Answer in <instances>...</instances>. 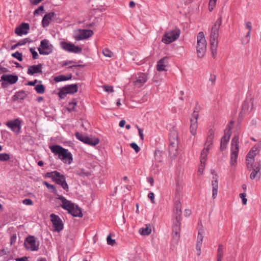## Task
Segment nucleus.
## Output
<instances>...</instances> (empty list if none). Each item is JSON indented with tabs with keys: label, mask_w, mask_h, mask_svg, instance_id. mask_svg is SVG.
<instances>
[{
	"label": "nucleus",
	"mask_w": 261,
	"mask_h": 261,
	"mask_svg": "<svg viewBox=\"0 0 261 261\" xmlns=\"http://www.w3.org/2000/svg\"><path fill=\"white\" fill-rule=\"evenodd\" d=\"M37 82H38V81L37 80H35L34 81L29 82L27 85L29 86H34ZM39 82L41 83V81H39Z\"/></svg>",
	"instance_id": "0e129e2a"
},
{
	"label": "nucleus",
	"mask_w": 261,
	"mask_h": 261,
	"mask_svg": "<svg viewBox=\"0 0 261 261\" xmlns=\"http://www.w3.org/2000/svg\"><path fill=\"white\" fill-rule=\"evenodd\" d=\"M23 203L25 205H32L33 201L31 199H25L23 200Z\"/></svg>",
	"instance_id": "13d9d810"
},
{
	"label": "nucleus",
	"mask_w": 261,
	"mask_h": 261,
	"mask_svg": "<svg viewBox=\"0 0 261 261\" xmlns=\"http://www.w3.org/2000/svg\"><path fill=\"white\" fill-rule=\"evenodd\" d=\"M71 78H72L71 74H69L67 76L65 75L62 74V75H60L55 76L54 77V80L56 82H62V81H67V80L71 79Z\"/></svg>",
	"instance_id": "72a5a7b5"
},
{
	"label": "nucleus",
	"mask_w": 261,
	"mask_h": 261,
	"mask_svg": "<svg viewBox=\"0 0 261 261\" xmlns=\"http://www.w3.org/2000/svg\"><path fill=\"white\" fill-rule=\"evenodd\" d=\"M139 232L140 234L143 236L149 235L150 234L151 232V227L150 224H146L145 228H141L139 230Z\"/></svg>",
	"instance_id": "2f4dec72"
},
{
	"label": "nucleus",
	"mask_w": 261,
	"mask_h": 261,
	"mask_svg": "<svg viewBox=\"0 0 261 261\" xmlns=\"http://www.w3.org/2000/svg\"><path fill=\"white\" fill-rule=\"evenodd\" d=\"M50 218L55 231L60 232L63 230L64 227L63 223L58 216L54 214H51L50 215Z\"/></svg>",
	"instance_id": "4468645a"
},
{
	"label": "nucleus",
	"mask_w": 261,
	"mask_h": 261,
	"mask_svg": "<svg viewBox=\"0 0 261 261\" xmlns=\"http://www.w3.org/2000/svg\"><path fill=\"white\" fill-rule=\"evenodd\" d=\"M103 55L107 57L111 58L113 56V53L108 48H105L102 51Z\"/></svg>",
	"instance_id": "37998d69"
},
{
	"label": "nucleus",
	"mask_w": 261,
	"mask_h": 261,
	"mask_svg": "<svg viewBox=\"0 0 261 261\" xmlns=\"http://www.w3.org/2000/svg\"><path fill=\"white\" fill-rule=\"evenodd\" d=\"M78 86L77 84L68 85L62 88L63 94H74L77 92Z\"/></svg>",
	"instance_id": "412c9836"
},
{
	"label": "nucleus",
	"mask_w": 261,
	"mask_h": 261,
	"mask_svg": "<svg viewBox=\"0 0 261 261\" xmlns=\"http://www.w3.org/2000/svg\"><path fill=\"white\" fill-rule=\"evenodd\" d=\"M258 147L257 146V145H255L254 146H253L252 147L251 150H250V151H253V153H254L255 154H256L257 152L258 151Z\"/></svg>",
	"instance_id": "69168bd1"
},
{
	"label": "nucleus",
	"mask_w": 261,
	"mask_h": 261,
	"mask_svg": "<svg viewBox=\"0 0 261 261\" xmlns=\"http://www.w3.org/2000/svg\"><path fill=\"white\" fill-rule=\"evenodd\" d=\"M234 124V121H231L227 125L226 128L224 130V135L230 137L232 134V129L233 128V125Z\"/></svg>",
	"instance_id": "473e14b6"
},
{
	"label": "nucleus",
	"mask_w": 261,
	"mask_h": 261,
	"mask_svg": "<svg viewBox=\"0 0 261 261\" xmlns=\"http://www.w3.org/2000/svg\"><path fill=\"white\" fill-rule=\"evenodd\" d=\"M230 137L224 135L221 138L220 141V150L221 151H223L226 149L227 145L229 141Z\"/></svg>",
	"instance_id": "c85d7f7f"
},
{
	"label": "nucleus",
	"mask_w": 261,
	"mask_h": 261,
	"mask_svg": "<svg viewBox=\"0 0 261 261\" xmlns=\"http://www.w3.org/2000/svg\"><path fill=\"white\" fill-rule=\"evenodd\" d=\"M148 197L150 199L152 203H154V195L153 193L150 192L148 195Z\"/></svg>",
	"instance_id": "4d7b16f0"
},
{
	"label": "nucleus",
	"mask_w": 261,
	"mask_h": 261,
	"mask_svg": "<svg viewBox=\"0 0 261 261\" xmlns=\"http://www.w3.org/2000/svg\"><path fill=\"white\" fill-rule=\"evenodd\" d=\"M44 11V7L43 6H40L38 8L35 10L34 15H36L39 14L40 12H42Z\"/></svg>",
	"instance_id": "603ef678"
},
{
	"label": "nucleus",
	"mask_w": 261,
	"mask_h": 261,
	"mask_svg": "<svg viewBox=\"0 0 261 261\" xmlns=\"http://www.w3.org/2000/svg\"><path fill=\"white\" fill-rule=\"evenodd\" d=\"M178 140L176 130H172L169 136V153L172 159H174L178 154Z\"/></svg>",
	"instance_id": "20e7f679"
},
{
	"label": "nucleus",
	"mask_w": 261,
	"mask_h": 261,
	"mask_svg": "<svg viewBox=\"0 0 261 261\" xmlns=\"http://www.w3.org/2000/svg\"><path fill=\"white\" fill-rule=\"evenodd\" d=\"M57 196H58L57 198L62 201L61 206L63 208L67 210L69 213L74 217H82L83 216L81 210L77 205H75L62 196L59 195Z\"/></svg>",
	"instance_id": "7ed1b4c3"
},
{
	"label": "nucleus",
	"mask_w": 261,
	"mask_h": 261,
	"mask_svg": "<svg viewBox=\"0 0 261 261\" xmlns=\"http://www.w3.org/2000/svg\"><path fill=\"white\" fill-rule=\"evenodd\" d=\"M216 80V76L215 75H211L209 78V81L211 82L213 84H214Z\"/></svg>",
	"instance_id": "e2e57ef3"
},
{
	"label": "nucleus",
	"mask_w": 261,
	"mask_h": 261,
	"mask_svg": "<svg viewBox=\"0 0 261 261\" xmlns=\"http://www.w3.org/2000/svg\"><path fill=\"white\" fill-rule=\"evenodd\" d=\"M107 241L108 244L111 246H113L116 243L115 240L112 239L110 236H108Z\"/></svg>",
	"instance_id": "3c124183"
},
{
	"label": "nucleus",
	"mask_w": 261,
	"mask_h": 261,
	"mask_svg": "<svg viewBox=\"0 0 261 261\" xmlns=\"http://www.w3.org/2000/svg\"><path fill=\"white\" fill-rule=\"evenodd\" d=\"M12 56L15 58H16L19 61H22V54L19 51H16L15 53L12 54Z\"/></svg>",
	"instance_id": "c03bdc74"
},
{
	"label": "nucleus",
	"mask_w": 261,
	"mask_h": 261,
	"mask_svg": "<svg viewBox=\"0 0 261 261\" xmlns=\"http://www.w3.org/2000/svg\"><path fill=\"white\" fill-rule=\"evenodd\" d=\"M51 151L55 155H58L59 159L65 164H70L73 161L72 155L68 149L62 147L59 145H55L49 146Z\"/></svg>",
	"instance_id": "f03ea898"
},
{
	"label": "nucleus",
	"mask_w": 261,
	"mask_h": 261,
	"mask_svg": "<svg viewBox=\"0 0 261 261\" xmlns=\"http://www.w3.org/2000/svg\"><path fill=\"white\" fill-rule=\"evenodd\" d=\"M255 155H256V154H255L254 153H253V151H250L248 153L246 157H247L248 158L254 159V157L255 156Z\"/></svg>",
	"instance_id": "680f3d73"
},
{
	"label": "nucleus",
	"mask_w": 261,
	"mask_h": 261,
	"mask_svg": "<svg viewBox=\"0 0 261 261\" xmlns=\"http://www.w3.org/2000/svg\"><path fill=\"white\" fill-rule=\"evenodd\" d=\"M222 24V18H219L215 22L212 28L210 35L211 50L212 57L214 59L217 55V50L218 45V38L219 37V30Z\"/></svg>",
	"instance_id": "f257e3e1"
},
{
	"label": "nucleus",
	"mask_w": 261,
	"mask_h": 261,
	"mask_svg": "<svg viewBox=\"0 0 261 261\" xmlns=\"http://www.w3.org/2000/svg\"><path fill=\"white\" fill-rule=\"evenodd\" d=\"M239 136L236 135L233 137L231 142V153L230 164L231 166H236L237 164V159L238 157L239 150Z\"/></svg>",
	"instance_id": "39448f33"
},
{
	"label": "nucleus",
	"mask_w": 261,
	"mask_h": 261,
	"mask_svg": "<svg viewBox=\"0 0 261 261\" xmlns=\"http://www.w3.org/2000/svg\"><path fill=\"white\" fill-rule=\"evenodd\" d=\"M130 145L131 147L135 150L136 153H138L140 151V148L136 143L133 142Z\"/></svg>",
	"instance_id": "de8ad7c7"
},
{
	"label": "nucleus",
	"mask_w": 261,
	"mask_h": 261,
	"mask_svg": "<svg viewBox=\"0 0 261 261\" xmlns=\"http://www.w3.org/2000/svg\"><path fill=\"white\" fill-rule=\"evenodd\" d=\"M196 51L198 58H203L206 50V41L203 32H199L197 36Z\"/></svg>",
	"instance_id": "423d86ee"
},
{
	"label": "nucleus",
	"mask_w": 261,
	"mask_h": 261,
	"mask_svg": "<svg viewBox=\"0 0 261 261\" xmlns=\"http://www.w3.org/2000/svg\"><path fill=\"white\" fill-rule=\"evenodd\" d=\"M104 89L106 92H113L114 91L113 88L112 86H110L108 85H105Z\"/></svg>",
	"instance_id": "6e6d98bb"
},
{
	"label": "nucleus",
	"mask_w": 261,
	"mask_h": 261,
	"mask_svg": "<svg viewBox=\"0 0 261 261\" xmlns=\"http://www.w3.org/2000/svg\"><path fill=\"white\" fill-rule=\"evenodd\" d=\"M27 257L26 256H24L21 258H17L15 259L16 261H27Z\"/></svg>",
	"instance_id": "774afa93"
},
{
	"label": "nucleus",
	"mask_w": 261,
	"mask_h": 261,
	"mask_svg": "<svg viewBox=\"0 0 261 261\" xmlns=\"http://www.w3.org/2000/svg\"><path fill=\"white\" fill-rule=\"evenodd\" d=\"M208 153V152L206 151L205 150H202L200 156V163H205L207 160V156Z\"/></svg>",
	"instance_id": "58836bf2"
},
{
	"label": "nucleus",
	"mask_w": 261,
	"mask_h": 261,
	"mask_svg": "<svg viewBox=\"0 0 261 261\" xmlns=\"http://www.w3.org/2000/svg\"><path fill=\"white\" fill-rule=\"evenodd\" d=\"M77 105V101L75 99H73L71 102H69L68 103V107L67 110L69 111H73L74 110V107Z\"/></svg>",
	"instance_id": "ea45409f"
},
{
	"label": "nucleus",
	"mask_w": 261,
	"mask_h": 261,
	"mask_svg": "<svg viewBox=\"0 0 261 261\" xmlns=\"http://www.w3.org/2000/svg\"><path fill=\"white\" fill-rule=\"evenodd\" d=\"M205 163H200V165L198 169V173H200V174H202L203 173L205 167Z\"/></svg>",
	"instance_id": "5fc2aeb1"
},
{
	"label": "nucleus",
	"mask_w": 261,
	"mask_h": 261,
	"mask_svg": "<svg viewBox=\"0 0 261 261\" xmlns=\"http://www.w3.org/2000/svg\"><path fill=\"white\" fill-rule=\"evenodd\" d=\"M55 15V13L54 12H50L46 14L43 17L42 20V26L44 28L47 27L50 23V21L52 19V18L54 17Z\"/></svg>",
	"instance_id": "a878e982"
},
{
	"label": "nucleus",
	"mask_w": 261,
	"mask_h": 261,
	"mask_svg": "<svg viewBox=\"0 0 261 261\" xmlns=\"http://www.w3.org/2000/svg\"><path fill=\"white\" fill-rule=\"evenodd\" d=\"M99 142V140L96 138H89L86 136V138L84 139V143L91 145V146H95L98 144Z\"/></svg>",
	"instance_id": "7c9ffc66"
},
{
	"label": "nucleus",
	"mask_w": 261,
	"mask_h": 261,
	"mask_svg": "<svg viewBox=\"0 0 261 261\" xmlns=\"http://www.w3.org/2000/svg\"><path fill=\"white\" fill-rule=\"evenodd\" d=\"M6 125L10 127L12 131L18 134L21 128V122L18 119L13 121H10L6 123Z\"/></svg>",
	"instance_id": "a211bd4d"
},
{
	"label": "nucleus",
	"mask_w": 261,
	"mask_h": 261,
	"mask_svg": "<svg viewBox=\"0 0 261 261\" xmlns=\"http://www.w3.org/2000/svg\"><path fill=\"white\" fill-rule=\"evenodd\" d=\"M246 27L249 30V31H251L252 29L251 23L250 22H247L246 23Z\"/></svg>",
	"instance_id": "338daca9"
},
{
	"label": "nucleus",
	"mask_w": 261,
	"mask_h": 261,
	"mask_svg": "<svg viewBox=\"0 0 261 261\" xmlns=\"http://www.w3.org/2000/svg\"><path fill=\"white\" fill-rule=\"evenodd\" d=\"M181 204L179 200H176L174 203L173 209V217L176 222H180L181 211Z\"/></svg>",
	"instance_id": "dca6fc26"
},
{
	"label": "nucleus",
	"mask_w": 261,
	"mask_h": 261,
	"mask_svg": "<svg viewBox=\"0 0 261 261\" xmlns=\"http://www.w3.org/2000/svg\"><path fill=\"white\" fill-rule=\"evenodd\" d=\"M46 176L51 178L56 181V182L60 185L65 191H68V185L66 181V178L64 175L60 172L55 171L47 172L46 173Z\"/></svg>",
	"instance_id": "0eeeda50"
},
{
	"label": "nucleus",
	"mask_w": 261,
	"mask_h": 261,
	"mask_svg": "<svg viewBox=\"0 0 261 261\" xmlns=\"http://www.w3.org/2000/svg\"><path fill=\"white\" fill-rule=\"evenodd\" d=\"M76 138L80 140L81 141L84 142V139L86 138V136L83 135L82 134L76 132L75 134Z\"/></svg>",
	"instance_id": "a18cd8bd"
},
{
	"label": "nucleus",
	"mask_w": 261,
	"mask_h": 261,
	"mask_svg": "<svg viewBox=\"0 0 261 261\" xmlns=\"http://www.w3.org/2000/svg\"><path fill=\"white\" fill-rule=\"evenodd\" d=\"M35 90L39 94H43L45 91V87L43 85L39 84L35 87Z\"/></svg>",
	"instance_id": "e433bc0d"
},
{
	"label": "nucleus",
	"mask_w": 261,
	"mask_h": 261,
	"mask_svg": "<svg viewBox=\"0 0 261 261\" xmlns=\"http://www.w3.org/2000/svg\"><path fill=\"white\" fill-rule=\"evenodd\" d=\"M148 74L145 73H138L136 80L134 82V85L138 88L141 87L147 81Z\"/></svg>",
	"instance_id": "f3484780"
},
{
	"label": "nucleus",
	"mask_w": 261,
	"mask_h": 261,
	"mask_svg": "<svg viewBox=\"0 0 261 261\" xmlns=\"http://www.w3.org/2000/svg\"><path fill=\"white\" fill-rule=\"evenodd\" d=\"M10 159L9 154L6 153H0V161H7Z\"/></svg>",
	"instance_id": "79ce46f5"
},
{
	"label": "nucleus",
	"mask_w": 261,
	"mask_h": 261,
	"mask_svg": "<svg viewBox=\"0 0 261 261\" xmlns=\"http://www.w3.org/2000/svg\"><path fill=\"white\" fill-rule=\"evenodd\" d=\"M261 169V165L258 164L257 166H254L253 168L251 171L252 172L250 175V178L251 179H259L260 178L261 173L260 172Z\"/></svg>",
	"instance_id": "4be33fe9"
},
{
	"label": "nucleus",
	"mask_w": 261,
	"mask_h": 261,
	"mask_svg": "<svg viewBox=\"0 0 261 261\" xmlns=\"http://www.w3.org/2000/svg\"><path fill=\"white\" fill-rule=\"evenodd\" d=\"M137 128H138V132H139V136L142 140L144 139L143 137V130L141 128H140L138 126H136Z\"/></svg>",
	"instance_id": "bf43d9fd"
},
{
	"label": "nucleus",
	"mask_w": 261,
	"mask_h": 261,
	"mask_svg": "<svg viewBox=\"0 0 261 261\" xmlns=\"http://www.w3.org/2000/svg\"><path fill=\"white\" fill-rule=\"evenodd\" d=\"M24 245L28 250L31 251H37L39 247V245L37 243L34 237L29 236L25 239Z\"/></svg>",
	"instance_id": "ddd939ff"
},
{
	"label": "nucleus",
	"mask_w": 261,
	"mask_h": 261,
	"mask_svg": "<svg viewBox=\"0 0 261 261\" xmlns=\"http://www.w3.org/2000/svg\"><path fill=\"white\" fill-rule=\"evenodd\" d=\"M198 118L199 115L198 112L194 111L190 118L191 124L190 126V133L193 136H195L197 134V129L198 127L197 120Z\"/></svg>",
	"instance_id": "9d476101"
},
{
	"label": "nucleus",
	"mask_w": 261,
	"mask_h": 261,
	"mask_svg": "<svg viewBox=\"0 0 261 261\" xmlns=\"http://www.w3.org/2000/svg\"><path fill=\"white\" fill-rule=\"evenodd\" d=\"M168 57H165L160 59L157 63L156 69L159 71H166V67L168 65Z\"/></svg>",
	"instance_id": "393cba45"
},
{
	"label": "nucleus",
	"mask_w": 261,
	"mask_h": 261,
	"mask_svg": "<svg viewBox=\"0 0 261 261\" xmlns=\"http://www.w3.org/2000/svg\"><path fill=\"white\" fill-rule=\"evenodd\" d=\"M217 0H210L208 4V10L212 12L216 5Z\"/></svg>",
	"instance_id": "a19ab883"
},
{
	"label": "nucleus",
	"mask_w": 261,
	"mask_h": 261,
	"mask_svg": "<svg viewBox=\"0 0 261 261\" xmlns=\"http://www.w3.org/2000/svg\"><path fill=\"white\" fill-rule=\"evenodd\" d=\"M27 93L24 91L21 90L17 92L15 95L12 97L13 101H17L19 99L22 100L25 98L27 96Z\"/></svg>",
	"instance_id": "cd10ccee"
},
{
	"label": "nucleus",
	"mask_w": 261,
	"mask_h": 261,
	"mask_svg": "<svg viewBox=\"0 0 261 261\" xmlns=\"http://www.w3.org/2000/svg\"><path fill=\"white\" fill-rule=\"evenodd\" d=\"M1 79L2 81H4V82L2 83V86L3 88H6L7 86L8 83L9 84L16 83L18 80V77L17 75L7 74H3Z\"/></svg>",
	"instance_id": "f8f14e48"
},
{
	"label": "nucleus",
	"mask_w": 261,
	"mask_h": 261,
	"mask_svg": "<svg viewBox=\"0 0 261 261\" xmlns=\"http://www.w3.org/2000/svg\"><path fill=\"white\" fill-rule=\"evenodd\" d=\"M61 47L69 52L73 53L75 54H80L82 51L81 47L75 46L74 44L68 43L66 42H61L60 43Z\"/></svg>",
	"instance_id": "9b49d317"
},
{
	"label": "nucleus",
	"mask_w": 261,
	"mask_h": 261,
	"mask_svg": "<svg viewBox=\"0 0 261 261\" xmlns=\"http://www.w3.org/2000/svg\"><path fill=\"white\" fill-rule=\"evenodd\" d=\"M30 52L32 55V57L33 59H36L38 58V55L37 51L33 48H31L30 49Z\"/></svg>",
	"instance_id": "8fccbe9b"
},
{
	"label": "nucleus",
	"mask_w": 261,
	"mask_h": 261,
	"mask_svg": "<svg viewBox=\"0 0 261 261\" xmlns=\"http://www.w3.org/2000/svg\"><path fill=\"white\" fill-rule=\"evenodd\" d=\"M40 55H47L53 51V45L46 39L42 40L41 41L40 47L38 49Z\"/></svg>",
	"instance_id": "1a4fd4ad"
},
{
	"label": "nucleus",
	"mask_w": 261,
	"mask_h": 261,
	"mask_svg": "<svg viewBox=\"0 0 261 261\" xmlns=\"http://www.w3.org/2000/svg\"><path fill=\"white\" fill-rule=\"evenodd\" d=\"M223 256V246L222 244H219L217 252V259L218 261H221Z\"/></svg>",
	"instance_id": "f704fd0d"
},
{
	"label": "nucleus",
	"mask_w": 261,
	"mask_h": 261,
	"mask_svg": "<svg viewBox=\"0 0 261 261\" xmlns=\"http://www.w3.org/2000/svg\"><path fill=\"white\" fill-rule=\"evenodd\" d=\"M29 41V39L25 38L23 40H20L18 42V45L19 46H21L24 44H25L26 43H27Z\"/></svg>",
	"instance_id": "052dcab7"
},
{
	"label": "nucleus",
	"mask_w": 261,
	"mask_h": 261,
	"mask_svg": "<svg viewBox=\"0 0 261 261\" xmlns=\"http://www.w3.org/2000/svg\"><path fill=\"white\" fill-rule=\"evenodd\" d=\"M246 194L245 193H240V197L242 199V203L244 205H246L247 203V199L246 198Z\"/></svg>",
	"instance_id": "49530a36"
},
{
	"label": "nucleus",
	"mask_w": 261,
	"mask_h": 261,
	"mask_svg": "<svg viewBox=\"0 0 261 261\" xmlns=\"http://www.w3.org/2000/svg\"><path fill=\"white\" fill-rule=\"evenodd\" d=\"M93 35V32L91 30L79 29L78 34L74 36L76 40H82L87 39Z\"/></svg>",
	"instance_id": "2eb2a0df"
},
{
	"label": "nucleus",
	"mask_w": 261,
	"mask_h": 261,
	"mask_svg": "<svg viewBox=\"0 0 261 261\" xmlns=\"http://www.w3.org/2000/svg\"><path fill=\"white\" fill-rule=\"evenodd\" d=\"M202 242L196 243V250L197 251V255L199 256L201 254V248L202 246Z\"/></svg>",
	"instance_id": "09e8293b"
},
{
	"label": "nucleus",
	"mask_w": 261,
	"mask_h": 261,
	"mask_svg": "<svg viewBox=\"0 0 261 261\" xmlns=\"http://www.w3.org/2000/svg\"><path fill=\"white\" fill-rule=\"evenodd\" d=\"M203 238V234L199 231L197 238V242H202Z\"/></svg>",
	"instance_id": "864d4df0"
},
{
	"label": "nucleus",
	"mask_w": 261,
	"mask_h": 261,
	"mask_svg": "<svg viewBox=\"0 0 261 261\" xmlns=\"http://www.w3.org/2000/svg\"><path fill=\"white\" fill-rule=\"evenodd\" d=\"M254 159L248 158L246 157V164L247 168L249 171H251L255 165H254Z\"/></svg>",
	"instance_id": "c9c22d12"
},
{
	"label": "nucleus",
	"mask_w": 261,
	"mask_h": 261,
	"mask_svg": "<svg viewBox=\"0 0 261 261\" xmlns=\"http://www.w3.org/2000/svg\"><path fill=\"white\" fill-rule=\"evenodd\" d=\"M252 108L250 109V103L248 101H244L242 107V110L240 113V116H243L246 113H249Z\"/></svg>",
	"instance_id": "c756f323"
},
{
	"label": "nucleus",
	"mask_w": 261,
	"mask_h": 261,
	"mask_svg": "<svg viewBox=\"0 0 261 261\" xmlns=\"http://www.w3.org/2000/svg\"><path fill=\"white\" fill-rule=\"evenodd\" d=\"M212 173L214 175L212 181V197L214 199L216 198L218 195V181L217 177V174L215 173V171H212Z\"/></svg>",
	"instance_id": "aec40b11"
},
{
	"label": "nucleus",
	"mask_w": 261,
	"mask_h": 261,
	"mask_svg": "<svg viewBox=\"0 0 261 261\" xmlns=\"http://www.w3.org/2000/svg\"><path fill=\"white\" fill-rule=\"evenodd\" d=\"M180 222H176L174 223L173 226V232L174 234L173 235V237L176 241H178L179 239V231H180Z\"/></svg>",
	"instance_id": "bb28decb"
},
{
	"label": "nucleus",
	"mask_w": 261,
	"mask_h": 261,
	"mask_svg": "<svg viewBox=\"0 0 261 261\" xmlns=\"http://www.w3.org/2000/svg\"><path fill=\"white\" fill-rule=\"evenodd\" d=\"M42 65L41 64L30 66L28 68L27 73L30 75H33L35 73H42Z\"/></svg>",
	"instance_id": "b1692460"
},
{
	"label": "nucleus",
	"mask_w": 261,
	"mask_h": 261,
	"mask_svg": "<svg viewBox=\"0 0 261 261\" xmlns=\"http://www.w3.org/2000/svg\"><path fill=\"white\" fill-rule=\"evenodd\" d=\"M43 184L46 186V188L50 190L51 192L54 193V194H56L57 191L55 188V187L53 185H51L48 184L47 181H44Z\"/></svg>",
	"instance_id": "4c0bfd02"
},
{
	"label": "nucleus",
	"mask_w": 261,
	"mask_h": 261,
	"mask_svg": "<svg viewBox=\"0 0 261 261\" xmlns=\"http://www.w3.org/2000/svg\"><path fill=\"white\" fill-rule=\"evenodd\" d=\"M180 33V30L177 28L167 31L163 35L162 41L166 44H170L178 38Z\"/></svg>",
	"instance_id": "6e6552de"
},
{
	"label": "nucleus",
	"mask_w": 261,
	"mask_h": 261,
	"mask_svg": "<svg viewBox=\"0 0 261 261\" xmlns=\"http://www.w3.org/2000/svg\"><path fill=\"white\" fill-rule=\"evenodd\" d=\"M214 130L213 129H210L207 133V138L204 144V147L203 150H205L208 152L212 145H213V140L214 137Z\"/></svg>",
	"instance_id": "6ab92c4d"
},
{
	"label": "nucleus",
	"mask_w": 261,
	"mask_h": 261,
	"mask_svg": "<svg viewBox=\"0 0 261 261\" xmlns=\"http://www.w3.org/2000/svg\"><path fill=\"white\" fill-rule=\"evenodd\" d=\"M29 29V24L27 23H22L15 29V32L18 36L27 34V30Z\"/></svg>",
	"instance_id": "5701e85b"
}]
</instances>
